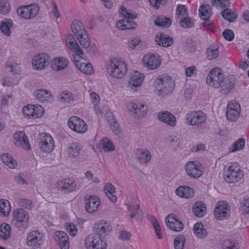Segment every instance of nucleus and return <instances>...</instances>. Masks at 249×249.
<instances>
[{
  "label": "nucleus",
  "instance_id": "423d86ee",
  "mask_svg": "<svg viewBox=\"0 0 249 249\" xmlns=\"http://www.w3.org/2000/svg\"><path fill=\"white\" fill-rule=\"evenodd\" d=\"M224 179L231 183L239 181L243 176V173L237 164L235 163L228 167L224 174Z\"/></svg>",
  "mask_w": 249,
  "mask_h": 249
},
{
  "label": "nucleus",
  "instance_id": "72a5a7b5",
  "mask_svg": "<svg viewBox=\"0 0 249 249\" xmlns=\"http://www.w3.org/2000/svg\"><path fill=\"white\" fill-rule=\"evenodd\" d=\"M116 26L120 30L132 29L137 27V24L132 20L124 19L116 22Z\"/></svg>",
  "mask_w": 249,
  "mask_h": 249
},
{
  "label": "nucleus",
  "instance_id": "864d4df0",
  "mask_svg": "<svg viewBox=\"0 0 249 249\" xmlns=\"http://www.w3.org/2000/svg\"><path fill=\"white\" fill-rule=\"evenodd\" d=\"M102 142L103 149L105 152H110L114 150V146L113 145L111 141L107 138H103Z\"/></svg>",
  "mask_w": 249,
  "mask_h": 249
},
{
  "label": "nucleus",
  "instance_id": "7ed1b4c3",
  "mask_svg": "<svg viewBox=\"0 0 249 249\" xmlns=\"http://www.w3.org/2000/svg\"><path fill=\"white\" fill-rule=\"evenodd\" d=\"M106 69L109 74L118 79L123 77L127 71L126 64L118 59H111Z\"/></svg>",
  "mask_w": 249,
  "mask_h": 249
},
{
  "label": "nucleus",
  "instance_id": "1a4fd4ad",
  "mask_svg": "<svg viewBox=\"0 0 249 249\" xmlns=\"http://www.w3.org/2000/svg\"><path fill=\"white\" fill-rule=\"evenodd\" d=\"M43 243V234L38 231H32L29 232L27 237V244L33 249L40 247Z\"/></svg>",
  "mask_w": 249,
  "mask_h": 249
},
{
  "label": "nucleus",
  "instance_id": "b1692460",
  "mask_svg": "<svg viewBox=\"0 0 249 249\" xmlns=\"http://www.w3.org/2000/svg\"><path fill=\"white\" fill-rule=\"evenodd\" d=\"M129 107L130 111L136 114L138 118L144 116L147 111V106L138 102L130 103Z\"/></svg>",
  "mask_w": 249,
  "mask_h": 249
},
{
  "label": "nucleus",
  "instance_id": "680f3d73",
  "mask_svg": "<svg viewBox=\"0 0 249 249\" xmlns=\"http://www.w3.org/2000/svg\"><path fill=\"white\" fill-rule=\"evenodd\" d=\"M34 108V105H28L26 107H24L22 111L23 113L26 116H30L33 118V112Z\"/></svg>",
  "mask_w": 249,
  "mask_h": 249
},
{
  "label": "nucleus",
  "instance_id": "f257e3e1",
  "mask_svg": "<svg viewBox=\"0 0 249 249\" xmlns=\"http://www.w3.org/2000/svg\"><path fill=\"white\" fill-rule=\"evenodd\" d=\"M206 82L209 86L215 88H220L223 93L227 94L233 89L235 84V80L233 75L224 78L221 70L215 68L208 74Z\"/></svg>",
  "mask_w": 249,
  "mask_h": 249
},
{
  "label": "nucleus",
  "instance_id": "0e129e2a",
  "mask_svg": "<svg viewBox=\"0 0 249 249\" xmlns=\"http://www.w3.org/2000/svg\"><path fill=\"white\" fill-rule=\"evenodd\" d=\"M141 42V39L139 37H135L133 39L128 41V47L131 50H134L137 46Z\"/></svg>",
  "mask_w": 249,
  "mask_h": 249
},
{
  "label": "nucleus",
  "instance_id": "3c124183",
  "mask_svg": "<svg viewBox=\"0 0 249 249\" xmlns=\"http://www.w3.org/2000/svg\"><path fill=\"white\" fill-rule=\"evenodd\" d=\"M11 211L10 205L8 201L4 200H0V212L4 216H8Z\"/></svg>",
  "mask_w": 249,
  "mask_h": 249
},
{
  "label": "nucleus",
  "instance_id": "9d476101",
  "mask_svg": "<svg viewBox=\"0 0 249 249\" xmlns=\"http://www.w3.org/2000/svg\"><path fill=\"white\" fill-rule=\"evenodd\" d=\"M240 112V105L235 100H231L229 103L226 111L228 120L231 122L236 121L239 118Z\"/></svg>",
  "mask_w": 249,
  "mask_h": 249
},
{
  "label": "nucleus",
  "instance_id": "c03bdc74",
  "mask_svg": "<svg viewBox=\"0 0 249 249\" xmlns=\"http://www.w3.org/2000/svg\"><path fill=\"white\" fill-rule=\"evenodd\" d=\"M172 23V20L164 16L158 17L155 20V24L158 26L168 27Z\"/></svg>",
  "mask_w": 249,
  "mask_h": 249
},
{
  "label": "nucleus",
  "instance_id": "bf43d9fd",
  "mask_svg": "<svg viewBox=\"0 0 249 249\" xmlns=\"http://www.w3.org/2000/svg\"><path fill=\"white\" fill-rule=\"evenodd\" d=\"M240 211L243 214L249 213V198L243 200L241 204Z\"/></svg>",
  "mask_w": 249,
  "mask_h": 249
},
{
  "label": "nucleus",
  "instance_id": "e433bc0d",
  "mask_svg": "<svg viewBox=\"0 0 249 249\" xmlns=\"http://www.w3.org/2000/svg\"><path fill=\"white\" fill-rule=\"evenodd\" d=\"M207 58L209 60H213L219 56V46L214 44L211 45L206 51Z\"/></svg>",
  "mask_w": 249,
  "mask_h": 249
},
{
  "label": "nucleus",
  "instance_id": "8fccbe9b",
  "mask_svg": "<svg viewBox=\"0 0 249 249\" xmlns=\"http://www.w3.org/2000/svg\"><path fill=\"white\" fill-rule=\"evenodd\" d=\"M245 140L244 138L238 139L234 144H232L230 148V150L231 152H234L238 150L243 149L245 147Z\"/></svg>",
  "mask_w": 249,
  "mask_h": 249
},
{
  "label": "nucleus",
  "instance_id": "2f4dec72",
  "mask_svg": "<svg viewBox=\"0 0 249 249\" xmlns=\"http://www.w3.org/2000/svg\"><path fill=\"white\" fill-rule=\"evenodd\" d=\"M193 211L194 214L197 217H203L207 212L205 204L202 201L196 202L194 204Z\"/></svg>",
  "mask_w": 249,
  "mask_h": 249
},
{
  "label": "nucleus",
  "instance_id": "a19ab883",
  "mask_svg": "<svg viewBox=\"0 0 249 249\" xmlns=\"http://www.w3.org/2000/svg\"><path fill=\"white\" fill-rule=\"evenodd\" d=\"M77 68L86 74H91L93 72V69L90 63L77 62L76 64Z\"/></svg>",
  "mask_w": 249,
  "mask_h": 249
},
{
  "label": "nucleus",
  "instance_id": "4d7b16f0",
  "mask_svg": "<svg viewBox=\"0 0 249 249\" xmlns=\"http://www.w3.org/2000/svg\"><path fill=\"white\" fill-rule=\"evenodd\" d=\"M238 245L235 242L230 240H226L224 241L222 246V249H238Z\"/></svg>",
  "mask_w": 249,
  "mask_h": 249
},
{
  "label": "nucleus",
  "instance_id": "cd10ccee",
  "mask_svg": "<svg viewBox=\"0 0 249 249\" xmlns=\"http://www.w3.org/2000/svg\"><path fill=\"white\" fill-rule=\"evenodd\" d=\"M126 205H127V210L131 212L130 217L133 218H136V219L138 221H141L142 220V212L141 210L140 205L139 204H129L125 203Z\"/></svg>",
  "mask_w": 249,
  "mask_h": 249
},
{
  "label": "nucleus",
  "instance_id": "338daca9",
  "mask_svg": "<svg viewBox=\"0 0 249 249\" xmlns=\"http://www.w3.org/2000/svg\"><path fill=\"white\" fill-rule=\"evenodd\" d=\"M121 9L123 12L122 14L125 16L126 18L125 19H128V20H132L133 19H135L136 18V16L135 15L128 13L126 11V8L124 6H122L121 7Z\"/></svg>",
  "mask_w": 249,
  "mask_h": 249
},
{
  "label": "nucleus",
  "instance_id": "20e7f679",
  "mask_svg": "<svg viewBox=\"0 0 249 249\" xmlns=\"http://www.w3.org/2000/svg\"><path fill=\"white\" fill-rule=\"evenodd\" d=\"M14 218L12 224L19 230L25 229L28 227L29 215L23 209L18 208L13 212Z\"/></svg>",
  "mask_w": 249,
  "mask_h": 249
},
{
  "label": "nucleus",
  "instance_id": "2eb2a0df",
  "mask_svg": "<svg viewBox=\"0 0 249 249\" xmlns=\"http://www.w3.org/2000/svg\"><path fill=\"white\" fill-rule=\"evenodd\" d=\"M143 62L146 68L154 70L160 66L161 60L159 55L146 54L143 58Z\"/></svg>",
  "mask_w": 249,
  "mask_h": 249
},
{
  "label": "nucleus",
  "instance_id": "79ce46f5",
  "mask_svg": "<svg viewBox=\"0 0 249 249\" xmlns=\"http://www.w3.org/2000/svg\"><path fill=\"white\" fill-rule=\"evenodd\" d=\"M2 162L10 168H14L17 165L16 161L8 153H4L1 156Z\"/></svg>",
  "mask_w": 249,
  "mask_h": 249
},
{
  "label": "nucleus",
  "instance_id": "6e6d98bb",
  "mask_svg": "<svg viewBox=\"0 0 249 249\" xmlns=\"http://www.w3.org/2000/svg\"><path fill=\"white\" fill-rule=\"evenodd\" d=\"M10 10V5L8 0H1L0 1V11L2 14H7Z\"/></svg>",
  "mask_w": 249,
  "mask_h": 249
},
{
  "label": "nucleus",
  "instance_id": "c9c22d12",
  "mask_svg": "<svg viewBox=\"0 0 249 249\" xmlns=\"http://www.w3.org/2000/svg\"><path fill=\"white\" fill-rule=\"evenodd\" d=\"M193 231L196 236L201 239L205 238L208 235L206 229L203 227L201 222H197L195 224Z\"/></svg>",
  "mask_w": 249,
  "mask_h": 249
},
{
  "label": "nucleus",
  "instance_id": "a211bd4d",
  "mask_svg": "<svg viewBox=\"0 0 249 249\" xmlns=\"http://www.w3.org/2000/svg\"><path fill=\"white\" fill-rule=\"evenodd\" d=\"M187 174L192 178H198L202 174V171L196 161L188 162L185 165Z\"/></svg>",
  "mask_w": 249,
  "mask_h": 249
},
{
  "label": "nucleus",
  "instance_id": "f704fd0d",
  "mask_svg": "<svg viewBox=\"0 0 249 249\" xmlns=\"http://www.w3.org/2000/svg\"><path fill=\"white\" fill-rule=\"evenodd\" d=\"M71 28L76 37L80 35H82L83 33L87 32L84 29L82 23L77 20H74L72 21L71 24Z\"/></svg>",
  "mask_w": 249,
  "mask_h": 249
},
{
  "label": "nucleus",
  "instance_id": "4c0bfd02",
  "mask_svg": "<svg viewBox=\"0 0 249 249\" xmlns=\"http://www.w3.org/2000/svg\"><path fill=\"white\" fill-rule=\"evenodd\" d=\"M82 149V146L78 142H72L68 149L69 157L72 158L77 157Z\"/></svg>",
  "mask_w": 249,
  "mask_h": 249
},
{
  "label": "nucleus",
  "instance_id": "bb28decb",
  "mask_svg": "<svg viewBox=\"0 0 249 249\" xmlns=\"http://www.w3.org/2000/svg\"><path fill=\"white\" fill-rule=\"evenodd\" d=\"M144 75L138 71H136L132 75L129 82V87L133 91H136V89L139 87L142 84L143 80Z\"/></svg>",
  "mask_w": 249,
  "mask_h": 249
},
{
  "label": "nucleus",
  "instance_id": "de8ad7c7",
  "mask_svg": "<svg viewBox=\"0 0 249 249\" xmlns=\"http://www.w3.org/2000/svg\"><path fill=\"white\" fill-rule=\"evenodd\" d=\"M201 19L210 18L212 14L210 6L208 4L203 5L200 6L199 9Z\"/></svg>",
  "mask_w": 249,
  "mask_h": 249
},
{
  "label": "nucleus",
  "instance_id": "dca6fc26",
  "mask_svg": "<svg viewBox=\"0 0 249 249\" xmlns=\"http://www.w3.org/2000/svg\"><path fill=\"white\" fill-rule=\"evenodd\" d=\"M228 204L224 201H219L214 210V215L216 219L223 220L229 215Z\"/></svg>",
  "mask_w": 249,
  "mask_h": 249
},
{
  "label": "nucleus",
  "instance_id": "9b49d317",
  "mask_svg": "<svg viewBox=\"0 0 249 249\" xmlns=\"http://www.w3.org/2000/svg\"><path fill=\"white\" fill-rule=\"evenodd\" d=\"M68 124L71 130L79 133H84L87 130L86 123L81 119L76 116H72L70 118Z\"/></svg>",
  "mask_w": 249,
  "mask_h": 249
},
{
  "label": "nucleus",
  "instance_id": "c756f323",
  "mask_svg": "<svg viewBox=\"0 0 249 249\" xmlns=\"http://www.w3.org/2000/svg\"><path fill=\"white\" fill-rule=\"evenodd\" d=\"M176 193L180 197L190 198L194 196L195 191L192 188L186 186H182L178 187L176 189Z\"/></svg>",
  "mask_w": 249,
  "mask_h": 249
},
{
  "label": "nucleus",
  "instance_id": "f03ea898",
  "mask_svg": "<svg viewBox=\"0 0 249 249\" xmlns=\"http://www.w3.org/2000/svg\"><path fill=\"white\" fill-rule=\"evenodd\" d=\"M154 86L156 89L163 94L172 92L175 84L172 78L167 74L159 76L155 80Z\"/></svg>",
  "mask_w": 249,
  "mask_h": 249
},
{
  "label": "nucleus",
  "instance_id": "aec40b11",
  "mask_svg": "<svg viewBox=\"0 0 249 249\" xmlns=\"http://www.w3.org/2000/svg\"><path fill=\"white\" fill-rule=\"evenodd\" d=\"M159 120L167 125L174 127L176 125V118L168 111H160L157 114Z\"/></svg>",
  "mask_w": 249,
  "mask_h": 249
},
{
  "label": "nucleus",
  "instance_id": "c85d7f7f",
  "mask_svg": "<svg viewBox=\"0 0 249 249\" xmlns=\"http://www.w3.org/2000/svg\"><path fill=\"white\" fill-rule=\"evenodd\" d=\"M69 63V61L66 58L56 57L52 61V67L54 71H60L67 68Z\"/></svg>",
  "mask_w": 249,
  "mask_h": 249
},
{
  "label": "nucleus",
  "instance_id": "7c9ffc66",
  "mask_svg": "<svg viewBox=\"0 0 249 249\" xmlns=\"http://www.w3.org/2000/svg\"><path fill=\"white\" fill-rule=\"evenodd\" d=\"M156 42L157 44L163 47L170 46L173 43L174 39L169 36L163 33L160 34L159 36H156Z\"/></svg>",
  "mask_w": 249,
  "mask_h": 249
},
{
  "label": "nucleus",
  "instance_id": "4468645a",
  "mask_svg": "<svg viewBox=\"0 0 249 249\" xmlns=\"http://www.w3.org/2000/svg\"><path fill=\"white\" fill-rule=\"evenodd\" d=\"M93 228V233L101 238L103 236L108 235L112 231V226L110 224L104 220L96 222Z\"/></svg>",
  "mask_w": 249,
  "mask_h": 249
},
{
  "label": "nucleus",
  "instance_id": "69168bd1",
  "mask_svg": "<svg viewBox=\"0 0 249 249\" xmlns=\"http://www.w3.org/2000/svg\"><path fill=\"white\" fill-rule=\"evenodd\" d=\"M177 14L178 16H184L188 14L187 10L183 5H178L176 9Z\"/></svg>",
  "mask_w": 249,
  "mask_h": 249
},
{
  "label": "nucleus",
  "instance_id": "393cba45",
  "mask_svg": "<svg viewBox=\"0 0 249 249\" xmlns=\"http://www.w3.org/2000/svg\"><path fill=\"white\" fill-rule=\"evenodd\" d=\"M135 156L138 162L141 164H146L151 159L150 152L143 149H137Z\"/></svg>",
  "mask_w": 249,
  "mask_h": 249
},
{
  "label": "nucleus",
  "instance_id": "a878e982",
  "mask_svg": "<svg viewBox=\"0 0 249 249\" xmlns=\"http://www.w3.org/2000/svg\"><path fill=\"white\" fill-rule=\"evenodd\" d=\"M66 41L69 48L71 51L79 55L83 54V51L72 35H68L66 38Z\"/></svg>",
  "mask_w": 249,
  "mask_h": 249
},
{
  "label": "nucleus",
  "instance_id": "603ef678",
  "mask_svg": "<svg viewBox=\"0 0 249 249\" xmlns=\"http://www.w3.org/2000/svg\"><path fill=\"white\" fill-rule=\"evenodd\" d=\"M185 243V238L183 235L177 236L174 241V246L175 249H183Z\"/></svg>",
  "mask_w": 249,
  "mask_h": 249
},
{
  "label": "nucleus",
  "instance_id": "e2e57ef3",
  "mask_svg": "<svg viewBox=\"0 0 249 249\" xmlns=\"http://www.w3.org/2000/svg\"><path fill=\"white\" fill-rule=\"evenodd\" d=\"M222 34L224 38L230 41H232L234 37L233 32L230 29H226Z\"/></svg>",
  "mask_w": 249,
  "mask_h": 249
},
{
  "label": "nucleus",
  "instance_id": "39448f33",
  "mask_svg": "<svg viewBox=\"0 0 249 249\" xmlns=\"http://www.w3.org/2000/svg\"><path fill=\"white\" fill-rule=\"evenodd\" d=\"M37 143L39 148L44 152H51L55 146L53 138L50 134L44 133L39 134L37 138Z\"/></svg>",
  "mask_w": 249,
  "mask_h": 249
},
{
  "label": "nucleus",
  "instance_id": "37998d69",
  "mask_svg": "<svg viewBox=\"0 0 249 249\" xmlns=\"http://www.w3.org/2000/svg\"><path fill=\"white\" fill-rule=\"evenodd\" d=\"M221 14L223 18L230 22H234L237 18V15L229 8L223 11Z\"/></svg>",
  "mask_w": 249,
  "mask_h": 249
},
{
  "label": "nucleus",
  "instance_id": "f8f14e48",
  "mask_svg": "<svg viewBox=\"0 0 249 249\" xmlns=\"http://www.w3.org/2000/svg\"><path fill=\"white\" fill-rule=\"evenodd\" d=\"M186 119L190 125L201 124L207 119L206 115L201 111H191L186 115Z\"/></svg>",
  "mask_w": 249,
  "mask_h": 249
},
{
  "label": "nucleus",
  "instance_id": "6e6552de",
  "mask_svg": "<svg viewBox=\"0 0 249 249\" xmlns=\"http://www.w3.org/2000/svg\"><path fill=\"white\" fill-rule=\"evenodd\" d=\"M39 10L38 5L35 4L18 7L17 12L19 17L26 19H30L35 18L38 13Z\"/></svg>",
  "mask_w": 249,
  "mask_h": 249
},
{
  "label": "nucleus",
  "instance_id": "6ab92c4d",
  "mask_svg": "<svg viewBox=\"0 0 249 249\" xmlns=\"http://www.w3.org/2000/svg\"><path fill=\"white\" fill-rule=\"evenodd\" d=\"M76 187L74 180L71 179H64L58 180L56 183V187L59 190L69 193L73 191Z\"/></svg>",
  "mask_w": 249,
  "mask_h": 249
},
{
  "label": "nucleus",
  "instance_id": "052dcab7",
  "mask_svg": "<svg viewBox=\"0 0 249 249\" xmlns=\"http://www.w3.org/2000/svg\"><path fill=\"white\" fill-rule=\"evenodd\" d=\"M213 4L216 6H219L221 8H226L230 6V2L229 0H212Z\"/></svg>",
  "mask_w": 249,
  "mask_h": 249
},
{
  "label": "nucleus",
  "instance_id": "13d9d810",
  "mask_svg": "<svg viewBox=\"0 0 249 249\" xmlns=\"http://www.w3.org/2000/svg\"><path fill=\"white\" fill-rule=\"evenodd\" d=\"M33 118H37L44 114V109L40 105H34Z\"/></svg>",
  "mask_w": 249,
  "mask_h": 249
},
{
  "label": "nucleus",
  "instance_id": "f3484780",
  "mask_svg": "<svg viewBox=\"0 0 249 249\" xmlns=\"http://www.w3.org/2000/svg\"><path fill=\"white\" fill-rule=\"evenodd\" d=\"M85 209L89 213H92L96 211L100 204V199L95 196H86Z\"/></svg>",
  "mask_w": 249,
  "mask_h": 249
},
{
  "label": "nucleus",
  "instance_id": "0eeeda50",
  "mask_svg": "<svg viewBox=\"0 0 249 249\" xmlns=\"http://www.w3.org/2000/svg\"><path fill=\"white\" fill-rule=\"evenodd\" d=\"M85 245L87 249H106L107 247V243L93 233L85 238Z\"/></svg>",
  "mask_w": 249,
  "mask_h": 249
},
{
  "label": "nucleus",
  "instance_id": "09e8293b",
  "mask_svg": "<svg viewBox=\"0 0 249 249\" xmlns=\"http://www.w3.org/2000/svg\"><path fill=\"white\" fill-rule=\"evenodd\" d=\"M58 98L59 101L64 103L71 104L74 101V98L71 92H63L60 94Z\"/></svg>",
  "mask_w": 249,
  "mask_h": 249
},
{
  "label": "nucleus",
  "instance_id": "ea45409f",
  "mask_svg": "<svg viewBox=\"0 0 249 249\" xmlns=\"http://www.w3.org/2000/svg\"><path fill=\"white\" fill-rule=\"evenodd\" d=\"M104 191L111 201L113 202L117 201V197L113 195V194L115 193V188L112 184L109 183H106L104 187Z\"/></svg>",
  "mask_w": 249,
  "mask_h": 249
},
{
  "label": "nucleus",
  "instance_id": "4be33fe9",
  "mask_svg": "<svg viewBox=\"0 0 249 249\" xmlns=\"http://www.w3.org/2000/svg\"><path fill=\"white\" fill-rule=\"evenodd\" d=\"M165 222L166 226L174 231H180L183 229V223L176 218L173 214H170L166 217Z\"/></svg>",
  "mask_w": 249,
  "mask_h": 249
},
{
  "label": "nucleus",
  "instance_id": "5701e85b",
  "mask_svg": "<svg viewBox=\"0 0 249 249\" xmlns=\"http://www.w3.org/2000/svg\"><path fill=\"white\" fill-rule=\"evenodd\" d=\"M53 238L55 241L58 242V244L61 249H69V237L64 231H56L54 235Z\"/></svg>",
  "mask_w": 249,
  "mask_h": 249
},
{
  "label": "nucleus",
  "instance_id": "774afa93",
  "mask_svg": "<svg viewBox=\"0 0 249 249\" xmlns=\"http://www.w3.org/2000/svg\"><path fill=\"white\" fill-rule=\"evenodd\" d=\"M19 204L21 207H23L26 209H31L32 202L29 199H20L19 200Z\"/></svg>",
  "mask_w": 249,
  "mask_h": 249
},
{
  "label": "nucleus",
  "instance_id": "5fc2aeb1",
  "mask_svg": "<svg viewBox=\"0 0 249 249\" xmlns=\"http://www.w3.org/2000/svg\"><path fill=\"white\" fill-rule=\"evenodd\" d=\"M179 24L182 28H191L194 25V20L189 17L182 18L179 21Z\"/></svg>",
  "mask_w": 249,
  "mask_h": 249
},
{
  "label": "nucleus",
  "instance_id": "58836bf2",
  "mask_svg": "<svg viewBox=\"0 0 249 249\" xmlns=\"http://www.w3.org/2000/svg\"><path fill=\"white\" fill-rule=\"evenodd\" d=\"M13 25V22L12 20L10 19H4L1 23L0 29L3 33L6 36H9L10 35V29Z\"/></svg>",
  "mask_w": 249,
  "mask_h": 249
},
{
  "label": "nucleus",
  "instance_id": "a18cd8bd",
  "mask_svg": "<svg viewBox=\"0 0 249 249\" xmlns=\"http://www.w3.org/2000/svg\"><path fill=\"white\" fill-rule=\"evenodd\" d=\"M11 231L10 226L6 223H3L0 226V237L4 240L7 239L10 237Z\"/></svg>",
  "mask_w": 249,
  "mask_h": 249
},
{
  "label": "nucleus",
  "instance_id": "ddd939ff",
  "mask_svg": "<svg viewBox=\"0 0 249 249\" xmlns=\"http://www.w3.org/2000/svg\"><path fill=\"white\" fill-rule=\"evenodd\" d=\"M50 60L47 53H42L34 57L32 61L33 66L36 70H43L49 65Z\"/></svg>",
  "mask_w": 249,
  "mask_h": 249
},
{
  "label": "nucleus",
  "instance_id": "412c9836",
  "mask_svg": "<svg viewBox=\"0 0 249 249\" xmlns=\"http://www.w3.org/2000/svg\"><path fill=\"white\" fill-rule=\"evenodd\" d=\"M15 144L17 146L21 147L26 150L31 149L27 136L23 131L16 133L14 135Z\"/></svg>",
  "mask_w": 249,
  "mask_h": 249
},
{
  "label": "nucleus",
  "instance_id": "49530a36",
  "mask_svg": "<svg viewBox=\"0 0 249 249\" xmlns=\"http://www.w3.org/2000/svg\"><path fill=\"white\" fill-rule=\"evenodd\" d=\"M76 38L83 48L87 49L89 46L90 42L87 32L77 36Z\"/></svg>",
  "mask_w": 249,
  "mask_h": 249
},
{
  "label": "nucleus",
  "instance_id": "473e14b6",
  "mask_svg": "<svg viewBox=\"0 0 249 249\" xmlns=\"http://www.w3.org/2000/svg\"><path fill=\"white\" fill-rule=\"evenodd\" d=\"M34 95L36 99L40 102L48 101L52 98L51 92L44 89H39L34 92Z\"/></svg>",
  "mask_w": 249,
  "mask_h": 249
}]
</instances>
